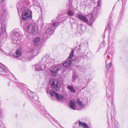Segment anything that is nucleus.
I'll use <instances>...</instances> for the list:
<instances>
[{
	"mask_svg": "<svg viewBox=\"0 0 128 128\" xmlns=\"http://www.w3.org/2000/svg\"><path fill=\"white\" fill-rule=\"evenodd\" d=\"M38 96H32L31 97L30 99L37 106H39L40 105V102L37 100L38 99Z\"/></svg>",
	"mask_w": 128,
	"mask_h": 128,
	"instance_id": "nucleus-16",
	"label": "nucleus"
},
{
	"mask_svg": "<svg viewBox=\"0 0 128 128\" xmlns=\"http://www.w3.org/2000/svg\"><path fill=\"white\" fill-rule=\"evenodd\" d=\"M54 30L52 28L50 27V28H48L47 30H44L43 31L42 36L46 39L49 38L50 36V35L53 34L52 31H54Z\"/></svg>",
	"mask_w": 128,
	"mask_h": 128,
	"instance_id": "nucleus-9",
	"label": "nucleus"
},
{
	"mask_svg": "<svg viewBox=\"0 0 128 128\" xmlns=\"http://www.w3.org/2000/svg\"><path fill=\"white\" fill-rule=\"evenodd\" d=\"M3 0H0V3L2 2H3Z\"/></svg>",
	"mask_w": 128,
	"mask_h": 128,
	"instance_id": "nucleus-38",
	"label": "nucleus"
},
{
	"mask_svg": "<svg viewBox=\"0 0 128 128\" xmlns=\"http://www.w3.org/2000/svg\"><path fill=\"white\" fill-rule=\"evenodd\" d=\"M67 89L72 92L74 93L76 92V90L71 85H69L67 87Z\"/></svg>",
	"mask_w": 128,
	"mask_h": 128,
	"instance_id": "nucleus-19",
	"label": "nucleus"
},
{
	"mask_svg": "<svg viewBox=\"0 0 128 128\" xmlns=\"http://www.w3.org/2000/svg\"><path fill=\"white\" fill-rule=\"evenodd\" d=\"M46 92L48 94H50L52 96H59L58 94L55 91L49 88L46 89Z\"/></svg>",
	"mask_w": 128,
	"mask_h": 128,
	"instance_id": "nucleus-15",
	"label": "nucleus"
},
{
	"mask_svg": "<svg viewBox=\"0 0 128 128\" xmlns=\"http://www.w3.org/2000/svg\"><path fill=\"white\" fill-rule=\"evenodd\" d=\"M90 15L91 16V18L90 19V21H92V18H93V15H92V14Z\"/></svg>",
	"mask_w": 128,
	"mask_h": 128,
	"instance_id": "nucleus-36",
	"label": "nucleus"
},
{
	"mask_svg": "<svg viewBox=\"0 0 128 128\" xmlns=\"http://www.w3.org/2000/svg\"><path fill=\"white\" fill-rule=\"evenodd\" d=\"M51 62L49 59L47 58L43 64H42L40 63L39 62L34 66V68L36 71L46 70L48 68V67L51 64Z\"/></svg>",
	"mask_w": 128,
	"mask_h": 128,
	"instance_id": "nucleus-5",
	"label": "nucleus"
},
{
	"mask_svg": "<svg viewBox=\"0 0 128 128\" xmlns=\"http://www.w3.org/2000/svg\"><path fill=\"white\" fill-rule=\"evenodd\" d=\"M79 126H82L84 128H89L88 125L85 123H83L80 121H79Z\"/></svg>",
	"mask_w": 128,
	"mask_h": 128,
	"instance_id": "nucleus-22",
	"label": "nucleus"
},
{
	"mask_svg": "<svg viewBox=\"0 0 128 128\" xmlns=\"http://www.w3.org/2000/svg\"><path fill=\"white\" fill-rule=\"evenodd\" d=\"M10 37L13 43H18L21 38L19 30L15 29L12 31L10 33Z\"/></svg>",
	"mask_w": 128,
	"mask_h": 128,
	"instance_id": "nucleus-6",
	"label": "nucleus"
},
{
	"mask_svg": "<svg viewBox=\"0 0 128 128\" xmlns=\"http://www.w3.org/2000/svg\"><path fill=\"white\" fill-rule=\"evenodd\" d=\"M6 38L1 36L0 37V46H1L4 42V40Z\"/></svg>",
	"mask_w": 128,
	"mask_h": 128,
	"instance_id": "nucleus-26",
	"label": "nucleus"
},
{
	"mask_svg": "<svg viewBox=\"0 0 128 128\" xmlns=\"http://www.w3.org/2000/svg\"><path fill=\"white\" fill-rule=\"evenodd\" d=\"M0 53L2 54H4V52L2 49H0Z\"/></svg>",
	"mask_w": 128,
	"mask_h": 128,
	"instance_id": "nucleus-34",
	"label": "nucleus"
},
{
	"mask_svg": "<svg viewBox=\"0 0 128 128\" xmlns=\"http://www.w3.org/2000/svg\"><path fill=\"white\" fill-rule=\"evenodd\" d=\"M72 77L73 78V81L74 82V80L77 79L78 78V76L76 73L74 72L73 73Z\"/></svg>",
	"mask_w": 128,
	"mask_h": 128,
	"instance_id": "nucleus-24",
	"label": "nucleus"
},
{
	"mask_svg": "<svg viewBox=\"0 0 128 128\" xmlns=\"http://www.w3.org/2000/svg\"><path fill=\"white\" fill-rule=\"evenodd\" d=\"M69 105L70 108L73 110H77V107L76 105V102L74 100H70Z\"/></svg>",
	"mask_w": 128,
	"mask_h": 128,
	"instance_id": "nucleus-14",
	"label": "nucleus"
},
{
	"mask_svg": "<svg viewBox=\"0 0 128 128\" xmlns=\"http://www.w3.org/2000/svg\"><path fill=\"white\" fill-rule=\"evenodd\" d=\"M112 65V63L110 62L106 66V68L108 70H109V68H110Z\"/></svg>",
	"mask_w": 128,
	"mask_h": 128,
	"instance_id": "nucleus-30",
	"label": "nucleus"
},
{
	"mask_svg": "<svg viewBox=\"0 0 128 128\" xmlns=\"http://www.w3.org/2000/svg\"><path fill=\"white\" fill-rule=\"evenodd\" d=\"M50 83L52 88L58 91L60 88V84L57 79L51 78L50 80Z\"/></svg>",
	"mask_w": 128,
	"mask_h": 128,
	"instance_id": "nucleus-7",
	"label": "nucleus"
},
{
	"mask_svg": "<svg viewBox=\"0 0 128 128\" xmlns=\"http://www.w3.org/2000/svg\"><path fill=\"white\" fill-rule=\"evenodd\" d=\"M77 17L80 20L82 21L86 24H88L90 26H91L92 24V23H88L89 21L87 18L86 16L82 15L77 14Z\"/></svg>",
	"mask_w": 128,
	"mask_h": 128,
	"instance_id": "nucleus-11",
	"label": "nucleus"
},
{
	"mask_svg": "<svg viewBox=\"0 0 128 128\" xmlns=\"http://www.w3.org/2000/svg\"><path fill=\"white\" fill-rule=\"evenodd\" d=\"M29 1H32L33 2V4L34 6H38V2L36 0H28Z\"/></svg>",
	"mask_w": 128,
	"mask_h": 128,
	"instance_id": "nucleus-28",
	"label": "nucleus"
},
{
	"mask_svg": "<svg viewBox=\"0 0 128 128\" xmlns=\"http://www.w3.org/2000/svg\"><path fill=\"white\" fill-rule=\"evenodd\" d=\"M107 28H108V30H110V26L109 24H108V27Z\"/></svg>",
	"mask_w": 128,
	"mask_h": 128,
	"instance_id": "nucleus-32",
	"label": "nucleus"
},
{
	"mask_svg": "<svg viewBox=\"0 0 128 128\" xmlns=\"http://www.w3.org/2000/svg\"><path fill=\"white\" fill-rule=\"evenodd\" d=\"M51 98L54 100H56L57 101H62L63 100L64 96H51Z\"/></svg>",
	"mask_w": 128,
	"mask_h": 128,
	"instance_id": "nucleus-18",
	"label": "nucleus"
},
{
	"mask_svg": "<svg viewBox=\"0 0 128 128\" xmlns=\"http://www.w3.org/2000/svg\"><path fill=\"white\" fill-rule=\"evenodd\" d=\"M7 14V12L4 10L0 16L2 19L0 20V37L2 36L4 38H6L7 37V34L6 32V25L4 22L2 23V21L6 18Z\"/></svg>",
	"mask_w": 128,
	"mask_h": 128,
	"instance_id": "nucleus-2",
	"label": "nucleus"
},
{
	"mask_svg": "<svg viewBox=\"0 0 128 128\" xmlns=\"http://www.w3.org/2000/svg\"><path fill=\"white\" fill-rule=\"evenodd\" d=\"M81 58L80 56H78L76 58V60L78 62H79Z\"/></svg>",
	"mask_w": 128,
	"mask_h": 128,
	"instance_id": "nucleus-31",
	"label": "nucleus"
},
{
	"mask_svg": "<svg viewBox=\"0 0 128 128\" xmlns=\"http://www.w3.org/2000/svg\"><path fill=\"white\" fill-rule=\"evenodd\" d=\"M112 112H111L110 113V114L111 115H112Z\"/></svg>",
	"mask_w": 128,
	"mask_h": 128,
	"instance_id": "nucleus-40",
	"label": "nucleus"
},
{
	"mask_svg": "<svg viewBox=\"0 0 128 128\" xmlns=\"http://www.w3.org/2000/svg\"><path fill=\"white\" fill-rule=\"evenodd\" d=\"M38 53L37 49L30 48L27 53L21 56L20 59L22 61H28L33 58Z\"/></svg>",
	"mask_w": 128,
	"mask_h": 128,
	"instance_id": "nucleus-3",
	"label": "nucleus"
},
{
	"mask_svg": "<svg viewBox=\"0 0 128 128\" xmlns=\"http://www.w3.org/2000/svg\"><path fill=\"white\" fill-rule=\"evenodd\" d=\"M54 121L56 122L57 124V126H56L58 128H63V127L62 126L60 125V124L55 119H54Z\"/></svg>",
	"mask_w": 128,
	"mask_h": 128,
	"instance_id": "nucleus-25",
	"label": "nucleus"
},
{
	"mask_svg": "<svg viewBox=\"0 0 128 128\" xmlns=\"http://www.w3.org/2000/svg\"><path fill=\"white\" fill-rule=\"evenodd\" d=\"M40 38L39 37L36 38L33 40V42L35 46H38L40 42Z\"/></svg>",
	"mask_w": 128,
	"mask_h": 128,
	"instance_id": "nucleus-20",
	"label": "nucleus"
},
{
	"mask_svg": "<svg viewBox=\"0 0 128 128\" xmlns=\"http://www.w3.org/2000/svg\"><path fill=\"white\" fill-rule=\"evenodd\" d=\"M111 104L112 107H113V108H114V104L112 101L111 102Z\"/></svg>",
	"mask_w": 128,
	"mask_h": 128,
	"instance_id": "nucleus-35",
	"label": "nucleus"
},
{
	"mask_svg": "<svg viewBox=\"0 0 128 128\" xmlns=\"http://www.w3.org/2000/svg\"><path fill=\"white\" fill-rule=\"evenodd\" d=\"M24 28L29 33L36 34L38 32V28L37 26L34 23L25 22L24 26Z\"/></svg>",
	"mask_w": 128,
	"mask_h": 128,
	"instance_id": "nucleus-4",
	"label": "nucleus"
},
{
	"mask_svg": "<svg viewBox=\"0 0 128 128\" xmlns=\"http://www.w3.org/2000/svg\"><path fill=\"white\" fill-rule=\"evenodd\" d=\"M61 70V68L60 67H53L50 72V74L54 77H56L58 75L59 70Z\"/></svg>",
	"mask_w": 128,
	"mask_h": 128,
	"instance_id": "nucleus-10",
	"label": "nucleus"
},
{
	"mask_svg": "<svg viewBox=\"0 0 128 128\" xmlns=\"http://www.w3.org/2000/svg\"><path fill=\"white\" fill-rule=\"evenodd\" d=\"M21 49L20 48L16 50L15 53L14 54V56L16 57H19L21 54Z\"/></svg>",
	"mask_w": 128,
	"mask_h": 128,
	"instance_id": "nucleus-17",
	"label": "nucleus"
},
{
	"mask_svg": "<svg viewBox=\"0 0 128 128\" xmlns=\"http://www.w3.org/2000/svg\"><path fill=\"white\" fill-rule=\"evenodd\" d=\"M114 90V84L112 82H110L107 88V91L108 93L110 94H112Z\"/></svg>",
	"mask_w": 128,
	"mask_h": 128,
	"instance_id": "nucleus-12",
	"label": "nucleus"
},
{
	"mask_svg": "<svg viewBox=\"0 0 128 128\" xmlns=\"http://www.w3.org/2000/svg\"><path fill=\"white\" fill-rule=\"evenodd\" d=\"M24 0H22L17 4V8L18 13L20 14L22 12V18L21 20V22L22 23L23 20H28L32 18V12L29 9H27V4L25 2H23Z\"/></svg>",
	"mask_w": 128,
	"mask_h": 128,
	"instance_id": "nucleus-1",
	"label": "nucleus"
},
{
	"mask_svg": "<svg viewBox=\"0 0 128 128\" xmlns=\"http://www.w3.org/2000/svg\"><path fill=\"white\" fill-rule=\"evenodd\" d=\"M74 50H72L71 52L70 53L69 56L68 57V58L70 60L72 57H74Z\"/></svg>",
	"mask_w": 128,
	"mask_h": 128,
	"instance_id": "nucleus-27",
	"label": "nucleus"
},
{
	"mask_svg": "<svg viewBox=\"0 0 128 128\" xmlns=\"http://www.w3.org/2000/svg\"><path fill=\"white\" fill-rule=\"evenodd\" d=\"M100 1L99 0L98 1V6H100Z\"/></svg>",
	"mask_w": 128,
	"mask_h": 128,
	"instance_id": "nucleus-37",
	"label": "nucleus"
},
{
	"mask_svg": "<svg viewBox=\"0 0 128 128\" xmlns=\"http://www.w3.org/2000/svg\"><path fill=\"white\" fill-rule=\"evenodd\" d=\"M62 65L63 66H64V63H62Z\"/></svg>",
	"mask_w": 128,
	"mask_h": 128,
	"instance_id": "nucleus-39",
	"label": "nucleus"
},
{
	"mask_svg": "<svg viewBox=\"0 0 128 128\" xmlns=\"http://www.w3.org/2000/svg\"><path fill=\"white\" fill-rule=\"evenodd\" d=\"M110 98V97H109V98H108V99H109H109Z\"/></svg>",
	"mask_w": 128,
	"mask_h": 128,
	"instance_id": "nucleus-41",
	"label": "nucleus"
},
{
	"mask_svg": "<svg viewBox=\"0 0 128 128\" xmlns=\"http://www.w3.org/2000/svg\"><path fill=\"white\" fill-rule=\"evenodd\" d=\"M7 72V70L2 67L0 66V74H4V73Z\"/></svg>",
	"mask_w": 128,
	"mask_h": 128,
	"instance_id": "nucleus-23",
	"label": "nucleus"
},
{
	"mask_svg": "<svg viewBox=\"0 0 128 128\" xmlns=\"http://www.w3.org/2000/svg\"><path fill=\"white\" fill-rule=\"evenodd\" d=\"M54 20H52V22ZM59 23L58 22H52V24H51L50 23L48 24H47L46 26V28L51 27L54 30L56 28L58 25Z\"/></svg>",
	"mask_w": 128,
	"mask_h": 128,
	"instance_id": "nucleus-13",
	"label": "nucleus"
},
{
	"mask_svg": "<svg viewBox=\"0 0 128 128\" xmlns=\"http://www.w3.org/2000/svg\"><path fill=\"white\" fill-rule=\"evenodd\" d=\"M72 60H69L66 61L65 63H64V64L66 65L65 66L64 65V67L70 66L72 63Z\"/></svg>",
	"mask_w": 128,
	"mask_h": 128,
	"instance_id": "nucleus-21",
	"label": "nucleus"
},
{
	"mask_svg": "<svg viewBox=\"0 0 128 128\" xmlns=\"http://www.w3.org/2000/svg\"><path fill=\"white\" fill-rule=\"evenodd\" d=\"M31 95L32 96H36V93L35 92H32L31 94Z\"/></svg>",
	"mask_w": 128,
	"mask_h": 128,
	"instance_id": "nucleus-33",
	"label": "nucleus"
},
{
	"mask_svg": "<svg viewBox=\"0 0 128 128\" xmlns=\"http://www.w3.org/2000/svg\"><path fill=\"white\" fill-rule=\"evenodd\" d=\"M68 14L70 16H73L74 14V13L72 11L69 10L67 12Z\"/></svg>",
	"mask_w": 128,
	"mask_h": 128,
	"instance_id": "nucleus-29",
	"label": "nucleus"
},
{
	"mask_svg": "<svg viewBox=\"0 0 128 128\" xmlns=\"http://www.w3.org/2000/svg\"><path fill=\"white\" fill-rule=\"evenodd\" d=\"M76 103L78 106V108L77 107V110H79L84 108L85 105L88 104V100L85 97L82 102L78 98L76 100Z\"/></svg>",
	"mask_w": 128,
	"mask_h": 128,
	"instance_id": "nucleus-8",
	"label": "nucleus"
}]
</instances>
